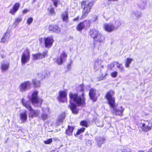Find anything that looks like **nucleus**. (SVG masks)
Here are the masks:
<instances>
[{
    "instance_id": "b1692460",
    "label": "nucleus",
    "mask_w": 152,
    "mask_h": 152,
    "mask_svg": "<svg viewBox=\"0 0 152 152\" xmlns=\"http://www.w3.org/2000/svg\"><path fill=\"white\" fill-rule=\"evenodd\" d=\"M42 113L41 116L43 120L47 119L48 118V115L47 114V112H49L48 108H45L42 109Z\"/></svg>"
},
{
    "instance_id": "a18cd8bd",
    "label": "nucleus",
    "mask_w": 152,
    "mask_h": 152,
    "mask_svg": "<svg viewBox=\"0 0 152 152\" xmlns=\"http://www.w3.org/2000/svg\"><path fill=\"white\" fill-rule=\"evenodd\" d=\"M52 142V138L49 139L47 140L44 141V142L46 144H49Z\"/></svg>"
},
{
    "instance_id": "20e7f679",
    "label": "nucleus",
    "mask_w": 152,
    "mask_h": 152,
    "mask_svg": "<svg viewBox=\"0 0 152 152\" xmlns=\"http://www.w3.org/2000/svg\"><path fill=\"white\" fill-rule=\"evenodd\" d=\"M94 4V1H91L89 3L86 1H83L81 4L82 7L83 9L82 15V18H84L87 15Z\"/></svg>"
},
{
    "instance_id": "c9c22d12",
    "label": "nucleus",
    "mask_w": 152,
    "mask_h": 152,
    "mask_svg": "<svg viewBox=\"0 0 152 152\" xmlns=\"http://www.w3.org/2000/svg\"><path fill=\"white\" fill-rule=\"evenodd\" d=\"M116 64V62H113L110 64H109L108 65V69L109 70H111L115 66V65Z\"/></svg>"
},
{
    "instance_id": "6e6552de",
    "label": "nucleus",
    "mask_w": 152,
    "mask_h": 152,
    "mask_svg": "<svg viewBox=\"0 0 152 152\" xmlns=\"http://www.w3.org/2000/svg\"><path fill=\"white\" fill-rule=\"evenodd\" d=\"M31 88V82L29 81H27L20 84L18 87V89L21 92L23 93L28 90L30 89Z\"/></svg>"
},
{
    "instance_id": "7ed1b4c3",
    "label": "nucleus",
    "mask_w": 152,
    "mask_h": 152,
    "mask_svg": "<svg viewBox=\"0 0 152 152\" xmlns=\"http://www.w3.org/2000/svg\"><path fill=\"white\" fill-rule=\"evenodd\" d=\"M89 34L95 41L101 42L104 40V37L96 29H90Z\"/></svg>"
},
{
    "instance_id": "473e14b6",
    "label": "nucleus",
    "mask_w": 152,
    "mask_h": 152,
    "mask_svg": "<svg viewBox=\"0 0 152 152\" xmlns=\"http://www.w3.org/2000/svg\"><path fill=\"white\" fill-rule=\"evenodd\" d=\"M22 20V18L21 17H18L15 20V21L14 23V24L15 26H17Z\"/></svg>"
},
{
    "instance_id": "13d9d810",
    "label": "nucleus",
    "mask_w": 152,
    "mask_h": 152,
    "mask_svg": "<svg viewBox=\"0 0 152 152\" xmlns=\"http://www.w3.org/2000/svg\"><path fill=\"white\" fill-rule=\"evenodd\" d=\"M40 73H39L38 74V76L39 77H40L41 79H43L42 78V76H43V75H39Z\"/></svg>"
},
{
    "instance_id": "1a4fd4ad",
    "label": "nucleus",
    "mask_w": 152,
    "mask_h": 152,
    "mask_svg": "<svg viewBox=\"0 0 152 152\" xmlns=\"http://www.w3.org/2000/svg\"><path fill=\"white\" fill-rule=\"evenodd\" d=\"M66 92L64 91H60L59 92L58 99L59 102H64L66 100Z\"/></svg>"
},
{
    "instance_id": "f03ea898",
    "label": "nucleus",
    "mask_w": 152,
    "mask_h": 152,
    "mask_svg": "<svg viewBox=\"0 0 152 152\" xmlns=\"http://www.w3.org/2000/svg\"><path fill=\"white\" fill-rule=\"evenodd\" d=\"M114 92L113 91H109L107 92L105 97L108 101V104L110 105L111 111L115 115L122 116L124 109L122 106L116 107L115 103V98L113 96Z\"/></svg>"
},
{
    "instance_id": "72a5a7b5",
    "label": "nucleus",
    "mask_w": 152,
    "mask_h": 152,
    "mask_svg": "<svg viewBox=\"0 0 152 152\" xmlns=\"http://www.w3.org/2000/svg\"><path fill=\"white\" fill-rule=\"evenodd\" d=\"M60 31V29L57 25H54L53 32L57 33H59Z\"/></svg>"
},
{
    "instance_id": "c03bdc74",
    "label": "nucleus",
    "mask_w": 152,
    "mask_h": 152,
    "mask_svg": "<svg viewBox=\"0 0 152 152\" xmlns=\"http://www.w3.org/2000/svg\"><path fill=\"white\" fill-rule=\"evenodd\" d=\"M45 38L46 37L44 38L40 37L39 38V42L40 44H43L44 42H45Z\"/></svg>"
},
{
    "instance_id": "4be33fe9",
    "label": "nucleus",
    "mask_w": 152,
    "mask_h": 152,
    "mask_svg": "<svg viewBox=\"0 0 152 152\" xmlns=\"http://www.w3.org/2000/svg\"><path fill=\"white\" fill-rule=\"evenodd\" d=\"M105 139L104 137H99L96 138V142L98 147H100L102 144L104 143Z\"/></svg>"
},
{
    "instance_id": "de8ad7c7",
    "label": "nucleus",
    "mask_w": 152,
    "mask_h": 152,
    "mask_svg": "<svg viewBox=\"0 0 152 152\" xmlns=\"http://www.w3.org/2000/svg\"><path fill=\"white\" fill-rule=\"evenodd\" d=\"M86 143L88 145L91 146L92 145V141L90 140H87L86 141Z\"/></svg>"
},
{
    "instance_id": "7c9ffc66",
    "label": "nucleus",
    "mask_w": 152,
    "mask_h": 152,
    "mask_svg": "<svg viewBox=\"0 0 152 152\" xmlns=\"http://www.w3.org/2000/svg\"><path fill=\"white\" fill-rule=\"evenodd\" d=\"M133 61V59L132 58H127L126 61L125 66L126 67H128L129 65L131 64L132 61Z\"/></svg>"
},
{
    "instance_id": "412c9836",
    "label": "nucleus",
    "mask_w": 152,
    "mask_h": 152,
    "mask_svg": "<svg viewBox=\"0 0 152 152\" xmlns=\"http://www.w3.org/2000/svg\"><path fill=\"white\" fill-rule=\"evenodd\" d=\"M102 61L100 59H97L94 63V68L96 70H98L100 67H102V68L103 67V66L101 65Z\"/></svg>"
},
{
    "instance_id": "37998d69",
    "label": "nucleus",
    "mask_w": 152,
    "mask_h": 152,
    "mask_svg": "<svg viewBox=\"0 0 152 152\" xmlns=\"http://www.w3.org/2000/svg\"><path fill=\"white\" fill-rule=\"evenodd\" d=\"M49 13L51 15H53L55 13V10L53 8H51L49 10Z\"/></svg>"
},
{
    "instance_id": "9d476101",
    "label": "nucleus",
    "mask_w": 152,
    "mask_h": 152,
    "mask_svg": "<svg viewBox=\"0 0 152 152\" xmlns=\"http://www.w3.org/2000/svg\"><path fill=\"white\" fill-rule=\"evenodd\" d=\"M48 55V52L47 51L45 50L42 53V54H33L32 56L34 60H37L45 58L46 56H47Z\"/></svg>"
},
{
    "instance_id": "58836bf2",
    "label": "nucleus",
    "mask_w": 152,
    "mask_h": 152,
    "mask_svg": "<svg viewBox=\"0 0 152 152\" xmlns=\"http://www.w3.org/2000/svg\"><path fill=\"white\" fill-rule=\"evenodd\" d=\"M118 73L116 71H114L111 73V75L112 77L115 78L118 75Z\"/></svg>"
},
{
    "instance_id": "79ce46f5",
    "label": "nucleus",
    "mask_w": 152,
    "mask_h": 152,
    "mask_svg": "<svg viewBox=\"0 0 152 152\" xmlns=\"http://www.w3.org/2000/svg\"><path fill=\"white\" fill-rule=\"evenodd\" d=\"M96 125L98 127H102L103 126V124L102 121H98L96 122Z\"/></svg>"
},
{
    "instance_id": "680f3d73",
    "label": "nucleus",
    "mask_w": 152,
    "mask_h": 152,
    "mask_svg": "<svg viewBox=\"0 0 152 152\" xmlns=\"http://www.w3.org/2000/svg\"><path fill=\"white\" fill-rule=\"evenodd\" d=\"M138 152H144V151H139Z\"/></svg>"
},
{
    "instance_id": "423d86ee",
    "label": "nucleus",
    "mask_w": 152,
    "mask_h": 152,
    "mask_svg": "<svg viewBox=\"0 0 152 152\" xmlns=\"http://www.w3.org/2000/svg\"><path fill=\"white\" fill-rule=\"evenodd\" d=\"M30 58L29 50L26 49L22 53L21 56V63L22 65H25L29 62Z\"/></svg>"
},
{
    "instance_id": "c85d7f7f",
    "label": "nucleus",
    "mask_w": 152,
    "mask_h": 152,
    "mask_svg": "<svg viewBox=\"0 0 152 152\" xmlns=\"http://www.w3.org/2000/svg\"><path fill=\"white\" fill-rule=\"evenodd\" d=\"M132 14L134 15L135 17L137 18H139L142 16V13L140 11L138 10H136L134 11Z\"/></svg>"
},
{
    "instance_id": "bf43d9fd",
    "label": "nucleus",
    "mask_w": 152,
    "mask_h": 152,
    "mask_svg": "<svg viewBox=\"0 0 152 152\" xmlns=\"http://www.w3.org/2000/svg\"><path fill=\"white\" fill-rule=\"evenodd\" d=\"M147 152H152V148L149 149Z\"/></svg>"
},
{
    "instance_id": "4468645a",
    "label": "nucleus",
    "mask_w": 152,
    "mask_h": 152,
    "mask_svg": "<svg viewBox=\"0 0 152 152\" xmlns=\"http://www.w3.org/2000/svg\"><path fill=\"white\" fill-rule=\"evenodd\" d=\"M20 4L18 3H16L14 5L13 8L10 10L9 13L12 15H14L18 10L20 7Z\"/></svg>"
},
{
    "instance_id": "a878e982",
    "label": "nucleus",
    "mask_w": 152,
    "mask_h": 152,
    "mask_svg": "<svg viewBox=\"0 0 152 152\" xmlns=\"http://www.w3.org/2000/svg\"><path fill=\"white\" fill-rule=\"evenodd\" d=\"M96 90L95 89L92 88L90 90L89 93V95L90 98L93 100L94 101V98L96 95Z\"/></svg>"
},
{
    "instance_id": "f3484780",
    "label": "nucleus",
    "mask_w": 152,
    "mask_h": 152,
    "mask_svg": "<svg viewBox=\"0 0 152 152\" xmlns=\"http://www.w3.org/2000/svg\"><path fill=\"white\" fill-rule=\"evenodd\" d=\"M65 113H62L60 115L56 123V124L57 126H59L63 122L65 118Z\"/></svg>"
},
{
    "instance_id": "6ab92c4d",
    "label": "nucleus",
    "mask_w": 152,
    "mask_h": 152,
    "mask_svg": "<svg viewBox=\"0 0 152 152\" xmlns=\"http://www.w3.org/2000/svg\"><path fill=\"white\" fill-rule=\"evenodd\" d=\"M9 63L7 62L3 61L1 64V69L2 72H4L8 69Z\"/></svg>"
},
{
    "instance_id": "cd10ccee",
    "label": "nucleus",
    "mask_w": 152,
    "mask_h": 152,
    "mask_svg": "<svg viewBox=\"0 0 152 152\" xmlns=\"http://www.w3.org/2000/svg\"><path fill=\"white\" fill-rule=\"evenodd\" d=\"M74 129V128L72 126H69L67 129L66 130V134L69 136L72 135V132Z\"/></svg>"
},
{
    "instance_id": "f8f14e48",
    "label": "nucleus",
    "mask_w": 152,
    "mask_h": 152,
    "mask_svg": "<svg viewBox=\"0 0 152 152\" xmlns=\"http://www.w3.org/2000/svg\"><path fill=\"white\" fill-rule=\"evenodd\" d=\"M11 35L9 31H7L0 40V42L2 43H8L10 38Z\"/></svg>"
},
{
    "instance_id": "e433bc0d",
    "label": "nucleus",
    "mask_w": 152,
    "mask_h": 152,
    "mask_svg": "<svg viewBox=\"0 0 152 152\" xmlns=\"http://www.w3.org/2000/svg\"><path fill=\"white\" fill-rule=\"evenodd\" d=\"M117 64V67L119 69L121 72H122L124 70V67L121 64L118 63L116 62Z\"/></svg>"
},
{
    "instance_id": "5fc2aeb1",
    "label": "nucleus",
    "mask_w": 152,
    "mask_h": 152,
    "mask_svg": "<svg viewBox=\"0 0 152 152\" xmlns=\"http://www.w3.org/2000/svg\"><path fill=\"white\" fill-rule=\"evenodd\" d=\"M79 18V17H77L74 18L73 19V21H77Z\"/></svg>"
},
{
    "instance_id": "bb28decb",
    "label": "nucleus",
    "mask_w": 152,
    "mask_h": 152,
    "mask_svg": "<svg viewBox=\"0 0 152 152\" xmlns=\"http://www.w3.org/2000/svg\"><path fill=\"white\" fill-rule=\"evenodd\" d=\"M61 18L64 22H65L66 23L68 22V16L67 11H65L62 14Z\"/></svg>"
},
{
    "instance_id": "a211bd4d",
    "label": "nucleus",
    "mask_w": 152,
    "mask_h": 152,
    "mask_svg": "<svg viewBox=\"0 0 152 152\" xmlns=\"http://www.w3.org/2000/svg\"><path fill=\"white\" fill-rule=\"evenodd\" d=\"M67 56V54L65 52H63L61 55L57 59L56 62L58 65L61 64L63 62V60L65 58H66Z\"/></svg>"
},
{
    "instance_id": "2f4dec72",
    "label": "nucleus",
    "mask_w": 152,
    "mask_h": 152,
    "mask_svg": "<svg viewBox=\"0 0 152 152\" xmlns=\"http://www.w3.org/2000/svg\"><path fill=\"white\" fill-rule=\"evenodd\" d=\"M33 84L36 87H39L40 85V82L39 81L36 80H33L32 81Z\"/></svg>"
},
{
    "instance_id": "052dcab7",
    "label": "nucleus",
    "mask_w": 152,
    "mask_h": 152,
    "mask_svg": "<svg viewBox=\"0 0 152 152\" xmlns=\"http://www.w3.org/2000/svg\"><path fill=\"white\" fill-rule=\"evenodd\" d=\"M118 0H108V1H117Z\"/></svg>"
},
{
    "instance_id": "5701e85b",
    "label": "nucleus",
    "mask_w": 152,
    "mask_h": 152,
    "mask_svg": "<svg viewBox=\"0 0 152 152\" xmlns=\"http://www.w3.org/2000/svg\"><path fill=\"white\" fill-rule=\"evenodd\" d=\"M27 115L26 113H21L20 114V118L22 123H25L27 120Z\"/></svg>"
},
{
    "instance_id": "aec40b11",
    "label": "nucleus",
    "mask_w": 152,
    "mask_h": 152,
    "mask_svg": "<svg viewBox=\"0 0 152 152\" xmlns=\"http://www.w3.org/2000/svg\"><path fill=\"white\" fill-rule=\"evenodd\" d=\"M21 102L23 106L25 107L26 108L29 110H31V105L29 101L25 100L23 98L21 100Z\"/></svg>"
},
{
    "instance_id": "864d4df0",
    "label": "nucleus",
    "mask_w": 152,
    "mask_h": 152,
    "mask_svg": "<svg viewBox=\"0 0 152 152\" xmlns=\"http://www.w3.org/2000/svg\"><path fill=\"white\" fill-rule=\"evenodd\" d=\"M97 19V16H94V18L92 19V20L94 22V21H96V20Z\"/></svg>"
},
{
    "instance_id": "e2e57ef3",
    "label": "nucleus",
    "mask_w": 152,
    "mask_h": 152,
    "mask_svg": "<svg viewBox=\"0 0 152 152\" xmlns=\"http://www.w3.org/2000/svg\"><path fill=\"white\" fill-rule=\"evenodd\" d=\"M69 65H68V67H69ZM69 66H70V65H69Z\"/></svg>"
},
{
    "instance_id": "8fccbe9b",
    "label": "nucleus",
    "mask_w": 152,
    "mask_h": 152,
    "mask_svg": "<svg viewBox=\"0 0 152 152\" xmlns=\"http://www.w3.org/2000/svg\"><path fill=\"white\" fill-rule=\"evenodd\" d=\"M115 24L116 25H117L118 27H119L121 25L120 21L119 20L116 21L115 22Z\"/></svg>"
},
{
    "instance_id": "f257e3e1",
    "label": "nucleus",
    "mask_w": 152,
    "mask_h": 152,
    "mask_svg": "<svg viewBox=\"0 0 152 152\" xmlns=\"http://www.w3.org/2000/svg\"><path fill=\"white\" fill-rule=\"evenodd\" d=\"M79 89L82 92V95L78 96L77 94L70 93L69 94L70 98V105L69 107L72 110L73 113L77 114L78 113L79 109L76 107V105L74 103L76 104L78 106H80L85 103V99L84 96L83 92L84 88L83 84L80 85L79 86Z\"/></svg>"
},
{
    "instance_id": "603ef678",
    "label": "nucleus",
    "mask_w": 152,
    "mask_h": 152,
    "mask_svg": "<svg viewBox=\"0 0 152 152\" xmlns=\"http://www.w3.org/2000/svg\"><path fill=\"white\" fill-rule=\"evenodd\" d=\"M102 77L100 79L101 80H103L105 77L107 75V73H106L104 75L103 74H102Z\"/></svg>"
},
{
    "instance_id": "c756f323",
    "label": "nucleus",
    "mask_w": 152,
    "mask_h": 152,
    "mask_svg": "<svg viewBox=\"0 0 152 152\" xmlns=\"http://www.w3.org/2000/svg\"><path fill=\"white\" fill-rule=\"evenodd\" d=\"M50 74L49 72L47 71H44L40 73L39 75H43V76L42 77V78L44 79L45 77L48 76V75H49Z\"/></svg>"
},
{
    "instance_id": "6e6d98bb",
    "label": "nucleus",
    "mask_w": 152,
    "mask_h": 152,
    "mask_svg": "<svg viewBox=\"0 0 152 152\" xmlns=\"http://www.w3.org/2000/svg\"><path fill=\"white\" fill-rule=\"evenodd\" d=\"M28 11V10L27 9H25L23 11V13H26V12Z\"/></svg>"
},
{
    "instance_id": "2eb2a0df",
    "label": "nucleus",
    "mask_w": 152,
    "mask_h": 152,
    "mask_svg": "<svg viewBox=\"0 0 152 152\" xmlns=\"http://www.w3.org/2000/svg\"><path fill=\"white\" fill-rule=\"evenodd\" d=\"M29 111L30 112L29 113V116L32 118L38 116L40 113V111L39 110H34L31 109Z\"/></svg>"
},
{
    "instance_id": "39448f33",
    "label": "nucleus",
    "mask_w": 152,
    "mask_h": 152,
    "mask_svg": "<svg viewBox=\"0 0 152 152\" xmlns=\"http://www.w3.org/2000/svg\"><path fill=\"white\" fill-rule=\"evenodd\" d=\"M38 92L37 91H34L32 94L31 97L30 99V101L32 102L33 105L35 106L40 107L41 106L42 100L39 98L38 94Z\"/></svg>"
},
{
    "instance_id": "3c124183",
    "label": "nucleus",
    "mask_w": 152,
    "mask_h": 152,
    "mask_svg": "<svg viewBox=\"0 0 152 152\" xmlns=\"http://www.w3.org/2000/svg\"><path fill=\"white\" fill-rule=\"evenodd\" d=\"M122 152H132L131 150L129 149H123Z\"/></svg>"
},
{
    "instance_id": "f704fd0d",
    "label": "nucleus",
    "mask_w": 152,
    "mask_h": 152,
    "mask_svg": "<svg viewBox=\"0 0 152 152\" xmlns=\"http://www.w3.org/2000/svg\"><path fill=\"white\" fill-rule=\"evenodd\" d=\"M85 129L84 128H81L78 130L76 134H75V136H76V135H78L82 133L83 132H84Z\"/></svg>"
},
{
    "instance_id": "393cba45",
    "label": "nucleus",
    "mask_w": 152,
    "mask_h": 152,
    "mask_svg": "<svg viewBox=\"0 0 152 152\" xmlns=\"http://www.w3.org/2000/svg\"><path fill=\"white\" fill-rule=\"evenodd\" d=\"M87 21H85L82 22L80 23L77 26L76 28L77 30L78 31H81L85 27V25Z\"/></svg>"
},
{
    "instance_id": "4c0bfd02",
    "label": "nucleus",
    "mask_w": 152,
    "mask_h": 152,
    "mask_svg": "<svg viewBox=\"0 0 152 152\" xmlns=\"http://www.w3.org/2000/svg\"><path fill=\"white\" fill-rule=\"evenodd\" d=\"M80 124L82 126H84L85 127H88V123L86 121H82L81 122Z\"/></svg>"
},
{
    "instance_id": "dca6fc26",
    "label": "nucleus",
    "mask_w": 152,
    "mask_h": 152,
    "mask_svg": "<svg viewBox=\"0 0 152 152\" xmlns=\"http://www.w3.org/2000/svg\"><path fill=\"white\" fill-rule=\"evenodd\" d=\"M147 4L146 1H141L137 4V7L140 9L144 10L147 8Z\"/></svg>"
},
{
    "instance_id": "0eeeda50",
    "label": "nucleus",
    "mask_w": 152,
    "mask_h": 152,
    "mask_svg": "<svg viewBox=\"0 0 152 152\" xmlns=\"http://www.w3.org/2000/svg\"><path fill=\"white\" fill-rule=\"evenodd\" d=\"M142 131L148 132L152 129V123L149 121H143L139 125Z\"/></svg>"
},
{
    "instance_id": "49530a36",
    "label": "nucleus",
    "mask_w": 152,
    "mask_h": 152,
    "mask_svg": "<svg viewBox=\"0 0 152 152\" xmlns=\"http://www.w3.org/2000/svg\"><path fill=\"white\" fill-rule=\"evenodd\" d=\"M33 18H32L30 17L27 20V23L28 24L30 25L32 23L33 21Z\"/></svg>"
},
{
    "instance_id": "4d7b16f0",
    "label": "nucleus",
    "mask_w": 152,
    "mask_h": 152,
    "mask_svg": "<svg viewBox=\"0 0 152 152\" xmlns=\"http://www.w3.org/2000/svg\"><path fill=\"white\" fill-rule=\"evenodd\" d=\"M40 73H39L38 74V76L39 77H40L41 79H43L42 78V76H43V75H39Z\"/></svg>"
},
{
    "instance_id": "ea45409f",
    "label": "nucleus",
    "mask_w": 152,
    "mask_h": 152,
    "mask_svg": "<svg viewBox=\"0 0 152 152\" xmlns=\"http://www.w3.org/2000/svg\"><path fill=\"white\" fill-rule=\"evenodd\" d=\"M0 56H1V58H4L5 56V53L4 50H2L0 51Z\"/></svg>"
},
{
    "instance_id": "09e8293b",
    "label": "nucleus",
    "mask_w": 152,
    "mask_h": 152,
    "mask_svg": "<svg viewBox=\"0 0 152 152\" xmlns=\"http://www.w3.org/2000/svg\"><path fill=\"white\" fill-rule=\"evenodd\" d=\"M49 30L53 31L54 30V25H50L49 28Z\"/></svg>"
},
{
    "instance_id": "ddd939ff",
    "label": "nucleus",
    "mask_w": 152,
    "mask_h": 152,
    "mask_svg": "<svg viewBox=\"0 0 152 152\" xmlns=\"http://www.w3.org/2000/svg\"><path fill=\"white\" fill-rule=\"evenodd\" d=\"M104 27L105 30L109 32H111L115 29V26L111 23L104 24Z\"/></svg>"
},
{
    "instance_id": "a19ab883",
    "label": "nucleus",
    "mask_w": 152,
    "mask_h": 152,
    "mask_svg": "<svg viewBox=\"0 0 152 152\" xmlns=\"http://www.w3.org/2000/svg\"><path fill=\"white\" fill-rule=\"evenodd\" d=\"M54 6L55 7H57V4L60 3V1L59 0H52Z\"/></svg>"
},
{
    "instance_id": "9b49d317",
    "label": "nucleus",
    "mask_w": 152,
    "mask_h": 152,
    "mask_svg": "<svg viewBox=\"0 0 152 152\" xmlns=\"http://www.w3.org/2000/svg\"><path fill=\"white\" fill-rule=\"evenodd\" d=\"M54 40L51 37H48L45 38V45L46 48H50L52 45Z\"/></svg>"
}]
</instances>
